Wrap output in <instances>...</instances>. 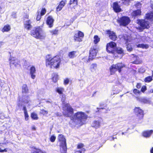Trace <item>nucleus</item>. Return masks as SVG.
Wrapping results in <instances>:
<instances>
[{
    "label": "nucleus",
    "mask_w": 153,
    "mask_h": 153,
    "mask_svg": "<svg viewBox=\"0 0 153 153\" xmlns=\"http://www.w3.org/2000/svg\"><path fill=\"white\" fill-rule=\"evenodd\" d=\"M87 118V115L83 112L79 111L72 117L70 124L72 126H80L83 124Z\"/></svg>",
    "instance_id": "obj_1"
},
{
    "label": "nucleus",
    "mask_w": 153,
    "mask_h": 153,
    "mask_svg": "<svg viewBox=\"0 0 153 153\" xmlns=\"http://www.w3.org/2000/svg\"><path fill=\"white\" fill-rule=\"evenodd\" d=\"M45 64L47 67L51 68H58L61 64V59L59 56L52 57L48 56L46 58Z\"/></svg>",
    "instance_id": "obj_2"
},
{
    "label": "nucleus",
    "mask_w": 153,
    "mask_h": 153,
    "mask_svg": "<svg viewBox=\"0 0 153 153\" xmlns=\"http://www.w3.org/2000/svg\"><path fill=\"white\" fill-rule=\"evenodd\" d=\"M58 140L59 142L60 150L62 153H66L67 145L66 140L63 134H59L58 137Z\"/></svg>",
    "instance_id": "obj_3"
},
{
    "label": "nucleus",
    "mask_w": 153,
    "mask_h": 153,
    "mask_svg": "<svg viewBox=\"0 0 153 153\" xmlns=\"http://www.w3.org/2000/svg\"><path fill=\"white\" fill-rule=\"evenodd\" d=\"M146 19L145 20H140L138 23L143 29L149 28V23L147 21L148 19L153 20V13H149L146 15Z\"/></svg>",
    "instance_id": "obj_4"
},
{
    "label": "nucleus",
    "mask_w": 153,
    "mask_h": 153,
    "mask_svg": "<svg viewBox=\"0 0 153 153\" xmlns=\"http://www.w3.org/2000/svg\"><path fill=\"white\" fill-rule=\"evenodd\" d=\"M31 35L37 39H44L45 36V33L40 27L33 30L31 32Z\"/></svg>",
    "instance_id": "obj_5"
},
{
    "label": "nucleus",
    "mask_w": 153,
    "mask_h": 153,
    "mask_svg": "<svg viewBox=\"0 0 153 153\" xmlns=\"http://www.w3.org/2000/svg\"><path fill=\"white\" fill-rule=\"evenodd\" d=\"M125 66V65L122 63H118L116 65H113L110 68L111 74H114L117 70L119 72H120L121 71V69Z\"/></svg>",
    "instance_id": "obj_6"
},
{
    "label": "nucleus",
    "mask_w": 153,
    "mask_h": 153,
    "mask_svg": "<svg viewBox=\"0 0 153 153\" xmlns=\"http://www.w3.org/2000/svg\"><path fill=\"white\" fill-rule=\"evenodd\" d=\"M63 114L66 117L71 116L73 113V110L68 104H65L63 107Z\"/></svg>",
    "instance_id": "obj_7"
},
{
    "label": "nucleus",
    "mask_w": 153,
    "mask_h": 153,
    "mask_svg": "<svg viewBox=\"0 0 153 153\" xmlns=\"http://www.w3.org/2000/svg\"><path fill=\"white\" fill-rule=\"evenodd\" d=\"M116 46V44L114 42H110L107 44L106 50L109 53H114Z\"/></svg>",
    "instance_id": "obj_8"
},
{
    "label": "nucleus",
    "mask_w": 153,
    "mask_h": 153,
    "mask_svg": "<svg viewBox=\"0 0 153 153\" xmlns=\"http://www.w3.org/2000/svg\"><path fill=\"white\" fill-rule=\"evenodd\" d=\"M117 22L120 25L126 26L129 24L130 20L129 17L124 16L118 19Z\"/></svg>",
    "instance_id": "obj_9"
},
{
    "label": "nucleus",
    "mask_w": 153,
    "mask_h": 153,
    "mask_svg": "<svg viewBox=\"0 0 153 153\" xmlns=\"http://www.w3.org/2000/svg\"><path fill=\"white\" fill-rule=\"evenodd\" d=\"M98 51V49L96 48V46L91 47L89 51V59L92 60L94 59L96 56Z\"/></svg>",
    "instance_id": "obj_10"
},
{
    "label": "nucleus",
    "mask_w": 153,
    "mask_h": 153,
    "mask_svg": "<svg viewBox=\"0 0 153 153\" xmlns=\"http://www.w3.org/2000/svg\"><path fill=\"white\" fill-rule=\"evenodd\" d=\"M84 36L83 33L80 31H76L74 35V39L75 41L80 42L82 41L81 38H83Z\"/></svg>",
    "instance_id": "obj_11"
},
{
    "label": "nucleus",
    "mask_w": 153,
    "mask_h": 153,
    "mask_svg": "<svg viewBox=\"0 0 153 153\" xmlns=\"http://www.w3.org/2000/svg\"><path fill=\"white\" fill-rule=\"evenodd\" d=\"M104 143H100L99 141L94 142L93 143L92 147L91 148L92 152H94L98 150L102 146Z\"/></svg>",
    "instance_id": "obj_12"
},
{
    "label": "nucleus",
    "mask_w": 153,
    "mask_h": 153,
    "mask_svg": "<svg viewBox=\"0 0 153 153\" xmlns=\"http://www.w3.org/2000/svg\"><path fill=\"white\" fill-rule=\"evenodd\" d=\"M113 54L115 57L121 58L124 55L123 50L121 48H118L115 50V53Z\"/></svg>",
    "instance_id": "obj_13"
},
{
    "label": "nucleus",
    "mask_w": 153,
    "mask_h": 153,
    "mask_svg": "<svg viewBox=\"0 0 153 153\" xmlns=\"http://www.w3.org/2000/svg\"><path fill=\"white\" fill-rule=\"evenodd\" d=\"M134 111L137 115L138 118L140 120L143 118V111L139 108L136 107L134 108Z\"/></svg>",
    "instance_id": "obj_14"
},
{
    "label": "nucleus",
    "mask_w": 153,
    "mask_h": 153,
    "mask_svg": "<svg viewBox=\"0 0 153 153\" xmlns=\"http://www.w3.org/2000/svg\"><path fill=\"white\" fill-rule=\"evenodd\" d=\"M9 60L10 65L11 67L13 65H14L15 67H17L19 63V61L13 57H10L9 58Z\"/></svg>",
    "instance_id": "obj_15"
},
{
    "label": "nucleus",
    "mask_w": 153,
    "mask_h": 153,
    "mask_svg": "<svg viewBox=\"0 0 153 153\" xmlns=\"http://www.w3.org/2000/svg\"><path fill=\"white\" fill-rule=\"evenodd\" d=\"M107 32L110 39L113 41H115L117 40V37L115 33L109 30H108Z\"/></svg>",
    "instance_id": "obj_16"
},
{
    "label": "nucleus",
    "mask_w": 153,
    "mask_h": 153,
    "mask_svg": "<svg viewBox=\"0 0 153 153\" xmlns=\"http://www.w3.org/2000/svg\"><path fill=\"white\" fill-rule=\"evenodd\" d=\"M30 74L31 76V78L34 79L36 77L35 74L36 73V69L34 66H31L30 69Z\"/></svg>",
    "instance_id": "obj_17"
},
{
    "label": "nucleus",
    "mask_w": 153,
    "mask_h": 153,
    "mask_svg": "<svg viewBox=\"0 0 153 153\" xmlns=\"http://www.w3.org/2000/svg\"><path fill=\"white\" fill-rule=\"evenodd\" d=\"M54 21V19L51 16H49L47 18L46 23L50 27H51L53 26Z\"/></svg>",
    "instance_id": "obj_18"
},
{
    "label": "nucleus",
    "mask_w": 153,
    "mask_h": 153,
    "mask_svg": "<svg viewBox=\"0 0 153 153\" xmlns=\"http://www.w3.org/2000/svg\"><path fill=\"white\" fill-rule=\"evenodd\" d=\"M113 8L116 12H119L122 11L120 6L117 2H115L113 3Z\"/></svg>",
    "instance_id": "obj_19"
},
{
    "label": "nucleus",
    "mask_w": 153,
    "mask_h": 153,
    "mask_svg": "<svg viewBox=\"0 0 153 153\" xmlns=\"http://www.w3.org/2000/svg\"><path fill=\"white\" fill-rule=\"evenodd\" d=\"M31 24V22L30 20H28L26 21L24 24L25 28L28 30H30L32 27Z\"/></svg>",
    "instance_id": "obj_20"
},
{
    "label": "nucleus",
    "mask_w": 153,
    "mask_h": 153,
    "mask_svg": "<svg viewBox=\"0 0 153 153\" xmlns=\"http://www.w3.org/2000/svg\"><path fill=\"white\" fill-rule=\"evenodd\" d=\"M66 2V0L62 1L56 8L57 11H60L65 5Z\"/></svg>",
    "instance_id": "obj_21"
},
{
    "label": "nucleus",
    "mask_w": 153,
    "mask_h": 153,
    "mask_svg": "<svg viewBox=\"0 0 153 153\" xmlns=\"http://www.w3.org/2000/svg\"><path fill=\"white\" fill-rule=\"evenodd\" d=\"M90 70L92 72L96 71L97 70V65L95 64H92L90 66Z\"/></svg>",
    "instance_id": "obj_22"
},
{
    "label": "nucleus",
    "mask_w": 153,
    "mask_h": 153,
    "mask_svg": "<svg viewBox=\"0 0 153 153\" xmlns=\"http://www.w3.org/2000/svg\"><path fill=\"white\" fill-rule=\"evenodd\" d=\"M24 111L25 119L26 121H27L29 119V115L25 107H24L23 108Z\"/></svg>",
    "instance_id": "obj_23"
},
{
    "label": "nucleus",
    "mask_w": 153,
    "mask_h": 153,
    "mask_svg": "<svg viewBox=\"0 0 153 153\" xmlns=\"http://www.w3.org/2000/svg\"><path fill=\"white\" fill-rule=\"evenodd\" d=\"M33 148L34 150L31 153H46V152L42 151L41 149L35 147H33Z\"/></svg>",
    "instance_id": "obj_24"
},
{
    "label": "nucleus",
    "mask_w": 153,
    "mask_h": 153,
    "mask_svg": "<svg viewBox=\"0 0 153 153\" xmlns=\"http://www.w3.org/2000/svg\"><path fill=\"white\" fill-rule=\"evenodd\" d=\"M64 91V89L63 88L57 87L56 88V91L59 94H62Z\"/></svg>",
    "instance_id": "obj_25"
},
{
    "label": "nucleus",
    "mask_w": 153,
    "mask_h": 153,
    "mask_svg": "<svg viewBox=\"0 0 153 153\" xmlns=\"http://www.w3.org/2000/svg\"><path fill=\"white\" fill-rule=\"evenodd\" d=\"M28 90L27 85L26 84H24L22 86V92L25 94L28 92Z\"/></svg>",
    "instance_id": "obj_26"
},
{
    "label": "nucleus",
    "mask_w": 153,
    "mask_h": 153,
    "mask_svg": "<svg viewBox=\"0 0 153 153\" xmlns=\"http://www.w3.org/2000/svg\"><path fill=\"white\" fill-rule=\"evenodd\" d=\"M10 27L9 25H6L5 26L2 30V31L3 32H7L9 31L10 30Z\"/></svg>",
    "instance_id": "obj_27"
},
{
    "label": "nucleus",
    "mask_w": 153,
    "mask_h": 153,
    "mask_svg": "<svg viewBox=\"0 0 153 153\" xmlns=\"http://www.w3.org/2000/svg\"><path fill=\"white\" fill-rule=\"evenodd\" d=\"M92 126L95 128H97L100 126V123L98 121H94L92 124Z\"/></svg>",
    "instance_id": "obj_28"
},
{
    "label": "nucleus",
    "mask_w": 153,
    "mask_h": 153,
    "mask_svg": "<svg viewBox=\"0 0 153 153\" xmlns=\"http://www.w3.org/2000/svg\"><path fill=\"white\" fill-rule=\"evenodd\" d=\"M138 48H140L143 49H147L149 48V46L146 44H139L137 45Z\"/></svg>",
    "instance_id": "obj_29"
},
{
    "label": "nucleus",
    "mask_w": 153,
    "mask_h": 153,
    "mask_svg": "<svg viewBox=\"0 0 153 153\" xmlns=\"http://www.w3.org/2000/svg\"><path fill=\"white\" fill-rule=\"evenodd\" d=\"M76 51H73L70 52L68 54V56L70 58H72L75 57L76 56Z\"/></svg>",
    "instance_id": "obj_30"
},
{
    "label": "nucleus",
    "mask_w": 153,
    "mask_h": 153,
    "mask_svg": "<svg viewBox=\"0 0 153 153\" xmlns=\"http://www.w3.org/2000/svg\"><path fill=\"white\" fill-rule=\"evenodd\" d=\"M53 77L52 80L54 82H56L58 80V75L56 74H53L52 75Z\"/></svg>",
    "instance_id": "obj_31"
},
{
    "label": "nucleus",
    "mask_w": 153,
    "mask_h": 153,
    "mask_svg": "<svg viewBox=\"0 0 153 153\" xmlns=\"http://www.w3.org/2000/svg\"><path fill=\"white\" fill-rule=\"evenodd\" d=\"M141 11L140 10H138L134 11L132 13V15L133 16H136L140 15Z\"/></svg>",
    "instance_id": "obj_32"
},
{
    "label": "nucleus",
    "mask_w": 153,
    "mask_h": 153,
    "mask_svg": "<svg viewBox=\"0 0 153 153\" xmlns=\"http://www.w3.org/2000/svg\"><path fill=\"white\" fill-rule=\"evenodd\" d=\"M136 60L132 62L133 63L138 64L142 63V61L139 59L138 57L136 56Z\"/></svg>",
    "instance_id": "obj_33"
},
{
    "label": "nucleus",
    "mask_w": 153,
    "mask_h": 153,
    "mask_svg": "<svg viewBox=\"0 0 153 153\" xmlns=\"http://www.w3.org/2000/svg\"><path fill=\"white\" fill-rule=\"evenodd\" d=\"M100 41V38L97 36H95L94 37L93 42L95 44H96L98 43Z\"/></svg>",
    "instance_id": "obj_34"
},
{
    "label": "nucleus",
    "mask_w": 153,
    "mask_h": 153,
    "mask_svg": "<svg viewBox=\"0 0 153 153\" xmlns=\"http://www.w3.org/2000/svg\"><path fill=\"white\" fill-rule=\"evenodd\" d=\"M85 151L86 149L85 148L79 150L75 149L74 150V153H85Z\"/></svg>",
    "instance_id": "obj_35"
},
{
    "label": "nucleus",
    "mask_w": 153,
    "mask_h": 153,
    "mask_svg": "<svg viewBox=\"0 0 153 153\" xmlns=\"http://www.w3.org/2000/svg\"><path fill=\"white\" fill-rule=\"evenodd\" d=\"M31 117L32 119L34 120H37L38 119L37 115L34 112L31 113Z\"/></svg>",
    "instance_id": "obj_36"
},
{
    "label": "nucleus",
    "mask_w": 153,
    "mask_h": 153,
    "mask_svg": "<svg viewBox=\"0 0 153 153\" xmlns=\"http://www.w3.org/2000/svg\"><path fill=\"white\" fill-rule=\"evenodd\" d=\"M141 101L145 103H150L151 102L149 99L145 98L141 99Z\"/></svg>",
    "instance_id": "obj_37"
},
{
    "label": "nucleus",
    "mask_w": 153,
    "mask_h": 153,
    "mask_svg": "<svg viewBox=\"0 0 153 153\" xmlns=\"http://www.w3.org/2000/svg\"><path fill=\"white\" fill-rule=\"evenodd\" d=\"M84 146V144L82 143H79L77 145L76 148L78 149H83V148Z\"/></svg>",
    "instance_id": "obj_38"
},
{
    "label": "nucleus",
    "mask_w": 153,
    "mask_h": 153,
    "mask_svg": "<svg viewBox=\"0 0 153 153\" xmlns=\"http://www.w3.org/2000/svg\"><path fill=\"white\" fill-rule=\"evenodd\" d=\"M77 0H70L69 3L70 4H74L75 5H77Z\"/></svg>",
    "instance_id": "obj_39"
},
{
    "label": "nucleus",
    "mask_w": 153,
    "mask_h": 153,
    "mask_svg": "<svg viewBox=\"0 0 153 153\" xmlns=\"http://www.w3.org/2000/svg\"><path fill=\"white\" fill-rule=\"evenodd\" d=\"M153 133V130H147L143 132V134H152Z\"/></svg>",
    "instance_id": "obj_40"
},
{
    "label": "nucleus",
    "mask_w": 153,
    "mask_h": 153,
    "mask_svg": "<svg viewBox=\"0 0 153 153\" xmlns=\"http://www.w3.org/2000/svg\"><path fill=\"white\" fill-rule=\"evenodd\" d=\"M152 80V76H149L146 77L145 79V81L146 82H149L151 81Z\"/></svg>",
    "instance_id": "obj_41"
},
{
    "label": "nucleus",
    "mask_w": 153,
    "mask_h": 153,
    "mask_svg": "<svg viewBox=\"0 0 153 153\" xmlns=\"http://www.w3.org/2000/svg\"><path fill=\"white\" fill-rule=\"evenodd\" d=\"M56 139V137L53 135H52L51 136L50 138V141L52 142H53L55 141Z\"/></svg>",
    "instance_id": "obj_42"
},
{
    "label": "nucleus",
    "mask_w": 153,
    "mask_h": 153,
    "mask_svg": "<svg viewBox=\"0 0 153 153\" xmlns=\"http://www.w3.org/2000/svg\"><path fill=\"white\" fill-rule=\"evenodd\" d=\"M42 16L41 15V14L40 13V12L38 11L37 13V14L36 17V20L37 21L41 19Z\"/></svg>",
    "instance_id": "obj_43"
},
{
    "label": "nucleus",
    "mask_w": 153,
    "mask_h": 153,
    "mask_svg": "<svg viewBox=\"0 0 153 153\" xmlns=\"http://www.w3.org/2000/svg\"><path fill=\"white\" fill-rule=\"evenodd\" d=\"M46 12V10L44 8H43L42 9L41 12H40V13L41 16H43L45 13Z\"/></svg>",
    "instance_id": "obj_44"
},
{
    "label": "nucleus",
    "mask_w": 153,
    "mask_h": 153,
    "mask_svg": "<svg viewBox=\"0 0 153 153\" xmlns=\"http://www.w3.org/2000/svg\"><path fill=\"white\" fill-rule=\"evenodd\" d=\"M23 101L25 103H28L30 102V98L29 97H27L25 99H24V100Z\"/></svg>",
    "instance_id": "obj_45"
},
{
    "label": "nucleus",
    "mask_w": 153,
    "mask_h": 153,
    "mask_svg": "<svg viewBox=\"0 0 153 153\" xmlns=\"http://www.w3.org/2000/svg\"><path fill=\"white\" fill-rule=\"evenodd\" d=\"M50 32L52 35L56 34L57 33L58 30H53L51 31Z\"/></svg>",
    "instance_id": "obj_46"
},
{
    "label": "nucleus",
    "mask_w": 153,
    "mask_h": 153,
    "mask_svg": "<svg viewBox=\"0 0 153 153\" xmlns=\"http://www.w3.org/2000/svg\"><path fill=\"white\" fill-rule=\"evenodd\" d=\"M123 1V3L126 5L129 4V3L131 0H121Z\"/></svg>",
    "instance_id": "obj_47"
},
{
    "label": "nucleus",
    "mask_w": 153,
    "mask_h": 153,
    "mask_svg": "<svg viewBox=\"0 0 153 153\" xmlns=\"http://www.w3.org/2000/svg\"><path fill=\"white\" fill-rule=\"evenodd\" d=\"M127 50L129 51H131L132 50V48L130 45H128L127 46Z\"/></svg>",
    "instance_id": "obj_48"
},
{
    "label": "nucleus",
    "mask_w": 153,
    "mask_h": 153,
    "mask_svg": "<svg viewBox=\"0 0 153 153\" xmlns=\"http://www.w3.org/2000/svg\"><path fill=\"white\" fill-rule=\"evenodd\" d=\"M133 92L136 95H137L138 94H139L140 93V91L136 89H135L134 90Z\"/></svg>",
    "instance_id": "obj_49"
},
{
    "label": "nucleus",
    "mask_w": 153,
    "mask_h": 153,
    "mask_svg": "<svg viewBox=\"0 0 153 153\" xmlns=\"http://www.w3.org/2000/svg\"><path fill=\"white\" fill-rule=\"evenodd\" d=\"M69 82V80L68 78H66L64 79V84L65 85L68 84Z\"/></svg>",
    "instance_id": "obj_50"
},
{
    "label": "nucleus",
    "mask_w": 153,
    "mask_h": 153,
    "mask_svg": "<svg viewBox=\"0 0 153 153\" xmlns=\"http://www.w3.org/2000/svg\"><path fill=\"white\" fill-rule=\"evenodd\" d=\"M146 90V88L145 86H143L142 87L141 89V91L144 93L145 91Z\"/></svg>",
    "instance_id": "obj_51"
},
{
    "label": "nucleus",
    "mask_w": 153,
    "mask_h": 153,
    "mask_svg": "<svg viewBox=\"0 0 153 153\" xmlns=\"http://www.w3.org/2000/svg\"><path fill=\"white\" fill-rule=\"evenodd\" d=\"M7 146V144L6 143H2L0 144V146L1 147H6Z\"/></svg>",
    "instance_id": "obj_52"
},
{
    "label": "nucleus",
    "mask_w": 153,
    "mask_h": 153,
    "mask_svg": "<svg viewBox=\"0 0 153 153\" xmlns=\"http://www.w3.org/2000/svg\"><path fill=\"white\" fill-rule=\"evenodd\" d=\"M42 114H48V111L45 110L44 109H42L41 110Z\"/></svg>",
    "instance_id": "obj_53"
},
{
    "label": "nucleus",
    "mask_w": 153,
    "mask_h": 153,
    "mask_svg": "<svg viewBox=\"0 0 153 153\" xmlns=\"http://www.w3.org/2000/svg\"><path fill=\"white\" fill-rule=\"evenodd\" d=\"M7 152V149L5 148L4 149H1L0 148V152Z\"/></svg>",
    "instance_id": "obj_54"
},
{
    "label": "nucleus",
    "mask_w": 153,
    "mask_h": 153,
    "mask_svg": "<svg viewBox=\"0 0 153 153\" xmlns=\"http://www.w3.org/2000/svg\"><path fill=\"white\" fill-rule=\"evenodd\" d=\"M141 87V85L140 84V83H137V85H136V87L137 88H140Z\"/></svg>",
    "instance_id": "obj_55"
},
{
    "label": "nucleus",
    "mask_w": 153,
    "mask_h": 153,
    "mask_svg": "<svg viewBox=\"0 0 153 153\" xmlns=\"http://www.w3.org/2000/svg\"><path fill=\"white\" fill-rule=\"evenodd\" d=\"M144 137H149L150 136L151 134H143Z\"/></svg>",
    "instance_id": "obj_56"
},
{
    "label": "nucleus",
    "mask_w": 153,
    "mask_h": 153,
    "mask_svg": "<svg viewBox=\"0 0 153 153\" xmlns=\"http://www.w3.org/2000/svg\"><path fill=\"white\" fill-rule=\"evenodd\" d=\"M136 5V6H139V7H140L141 6V4L140 3H138Z\"/></svg>",
    "instance_id": "obj_57"
},
{
    "label": "nucleus",
    "mask_w": 153,
    "mask_h": 153,
    "mask_svg": "<svg viewBox=\"0 0 153 153\" xmlns=\"http://www.w3.org/2000/svg\"><path fill=\"white\" fill-rule=\"evenodd\" d=\"M151 153H153V147H152L150 151Z\"/></svg>",
    "instance_id": "obj_58"
},
{
    "label": "nucleus",
    "mask_w": 153,
    "mask_h": 153,
    "mask_svg": "<svg viewBox=\"0 0 153 153\" xmlns=\"http://www.w3.org/2000/svg\"><path fill=\"white\" fill-rule=\"evenodd\" d=\"M32 129L33 130H35V126H32Z\"/></svg>",
    "instance_id": "obj_59"
},
{
    "label": "nucleus",
    "mask_w": 153,
    "mask_h": 153,
    "mask_svg": "<svg viewBox=\"0 0 153 153\" xmlns=\"http://www.w3.org/2000/svg\"><path fill=\"white\" fill-rule=\"evenodd\" d=\"M65 98H63L62 99V102H64L65 101Z\"/></svg>",
    "instance_id": "obj_60"
},
{
    "label": "nucleus",
    "mask_w": 153,
    "mask_h": 153,
    "mask_svg": "<svg viewBox=\"0 0 153 153\" xmlns=\"http://www.w3.org/2000/svg\"><path fill=\"white\" fill-rule=\"evenodd\" d=\"M29 17V16L28 15H26V17L27 18V19H28V18Z\"/></svg>",
    "instance_id": "obj_61"
},
{
    "label": "nucleus",
    "mask_w": 153,
    "mask_h": 153,
    "mask_svg": "<svg viewBox=\"0 0 153 153\" xmlns=\"http://www.w3.org/2000/svg\"><path fill=\"white\" fill-rule=\"evenodd\" d=\"M12 16H13V17L14 18H16V17H15V16H13V15H12Z\"/></svg>",
    "instance_id": "obj_62"
},
{
    "label": "nucleus",
    "mask_w": 153,
    "mask_h": 153,
    "mask_svg": "<svg viewBox=\"0 0 153 153\" xmlns=\"http://www.w3.org/2000/svg\"><path fill=\"white\" fill-rule=\"evenodd\" d=\"M112 139L111 140H114V137H112Z\"/></svg>",
    "instance_id": "obj_63"
},
{
    "label": "nucleus",
    "mask_w": 153,
    "mask_h": 153,
    "mask_svg": "<svg viewBox=\"0 0 153 153\" xmlns=\"http://www.w3.org/2000/svg\"><path fill=\"white\" fill-rule=\"evenodd\" d=\"M152 76L153 77V71L152 72Z\"/></svg>",
    "instance_id": "obj_64"
}]
</instances>
